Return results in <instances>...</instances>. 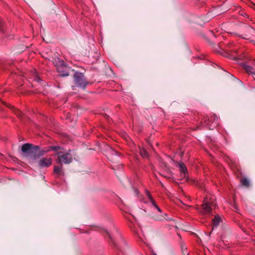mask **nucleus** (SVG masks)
Here are the masks:
<instances>
[{
	"mask_svg": "<svg viewBox=\"0 0 255 255\" xmlns=\"http://www.w3.org/2000/svg\"><path fill=\"white\" fill-rule=\"evenodd\" d=\"M140 154L144 158H146L148 156L147 152L144 148L140 149Z\"/></svg>",
	"mask_w": 255,
	"mask_h": 255,
	"instance_id": "2eb2a0df",
	"label": "nucleus"
},
{
	"mask_svg": "<svg viewBox=\"0 0 255 255\" xmlns=\"http://www.w3.org/2000/svg\"><path fill=\"white\" fill-rule=\"evenodd\" d=\"M54 173L57 176H60L64 175V172L63 171L62 165L61 166H55L54 167Z\"/></svg>",
	"mask_w": 255,
	"mask_h": 255,
	"instance_id": "1a4fd4ad",
	"label": "nucleus"
},
{
	"mask_svg": "<svg viewBox=\"0 0 255 255\" xmlns=\"http://www.w3.org/2000/svg\"><path fill=\"white\" fill-rule=\"evenodd\" d=\"M205 125H204L205 126V125H206V126H208V122H207L206 121V120H205Z\"/></svg>",
	"mask_w": 255,
	"mask_h": 255,
	"instance_id": "aec40b11",
	"label": "nucleus"
},
{
	"mask_svg": "<svg viewBox=\"0 0 255 255\" xmlns=\"http://www.w3.org/2000/svg\"><path fill=\"white\" fill-rule=\"evenodd\" d=\"M181 176L182 179L187 180L189 178L188 172L185 165L183 162L178 163Z\"/></svg>",
	"mask_w": 255,
	"mask_h": 255,
	"instance_id": "423d86ee",
	"label": "nucleus"
},
{
	"mask_svg": "<svg viewBox=\"0 0 255 255\" xmlns=\"http://www.w3.org/2000/svg\"><path fill=\"white\" fill-rule=\"evenodd\" d=\"M39 149V146L30 143H25L21 147V150L25 154V156L29 157L31 160H35L40 156V153H37Z\"/></svg>",
	"mask_w": 255,
	"mask_h": 255,
	"instance_id": "f257e3e1",
	"label": "nucleus"
},
{
	"mask_svg": "<svg viewBox=\"0 0 255 255\" xmlns=\"http://www.w3.org/2000/svg\"><path fill=\"white\" fill-rule=\"evenodd\" d=\"M243 67L247 72L249 74H251L254 79L255 80V70L254 68L253 67L246 64H244Z\"/></svg>",
	"mask_w": 255,
	"mask_h": 255,
	"instance_id": "6e6552de",
	"label": "nucleus"
},
{
	"mask_svg": "<svg viewBox=\"0 0 255 255\" xmlns=\"http://www.w3.org/2000/svg\"><path fill=\"white\" fill-rule=\"evenodd\" d=\"M64 69L61 68V70H63Z\"/></svg>",
	"mask_w": 255,
	"mask_h": 255,
	"instance_id": "5701e85b",
	"label": "nucleus"
},
{
	"mask_svg": "<svg viewBox=\"0 0 255 255\" xmlns=\"http://www.w3.org/2000/svg\"><path fill=\"white\" fill-rule=\"evenodd\" d=\"M153 255H156V254H153Z\"/></svg>",
	"mask_w": 255,
	"mask_h": 255,
	"instance_id": "b1692460",
	"label": "nucleus"
},
{
	"mask_svg": "<svg viewBox=\"0 0 255 255\" xmlns=\"http://www.w3.org/2000/svg\"><path fill=\"white\" fill-rule=\"evenodd\" d=\"M56 67L58 72L60 74L61 76L66 77L69 75L68 71L69 69L65 65L63 61H60L59 62V64L56 65Z\"/></svg>",
	"mask_w": 255,
	"mask_h": 255,
	"instance_id": "39448f33",
	"label": "nucleus"
},
{
	"mask_svg": "<svg viewBox=\"0 0 255 255\" xmlns=\"http://www.w3.org/2000/svg\"><path fill=\"white\" fill-rule=\"evenodd\" d=\"M147 196L148 197L150 202L152 204V206H154L155 208L157 206L155 202L153 200V199L152 198L151 195H150V193L149 192H147Z\"/></svg>",
	"mask_w": 255,
	"mask_h": 255,
	"instance_id": "4468645a",
	"label": "nucleus"
},
{
	"mask_svg": "<svg viewBox=\"0 0 255 255\" xmlns=\"http://www.w3.org/2000/svg\"><path fill=\"white\" fill-rule=\"evenodd\" d=\"M107 234H108V236H109V238L111 239V241L113 242V244L115 246H116L115 243L114 241L113 240V239H112L111 235L109 234V233L108 232H107Z\"/></svg>",
	"mask_w": 255,
	"mask_h": 255,
	"instance_id": "f3484780",
	"label": "nucleus"
},
{
	"mask_svg": "<svg viewBox=\"0 0 255 255\" xmlns=\"http://www.w3.org/2000/svg\"><path fill=\"white\" fill-rule=\"evenodd\" d=\"M114 152L118 155V152L116 151H114Z\"/></svg>",
	"mask_w": 255,
	"mask_h": 255,
	"instance_id": "4be33fe9",
	"label": "nucleus"
},
{
	"mask_svg": "<svg viewBox=\"0 0 255 255\" xmlns=\"http://www.w3.org/2000/svg\"><path fill=\"white\" fill-rule=\"evenodd\" d=\"M157 219V220H160V221H161V220H162V219H162V218H157V219Z\"/></svg>",
	"mask_w": 255,
	"mask_h": 255,
	"instance_id": "412c9836",
	"label": "nucleus"
},
{
	"mask_svg": "<svg viewBox=\"0 0 255 255\" xmlns=\"http://www.w3.org/2000/svg\"><path fill=\"white\" fill-rule=\"evenodd\" d=\"M155 208L157 209L158 211H159V212H161V209L159 208V207L158 206H157Z\"/></svg>",
	"mask_w": 255,
	"mask_h": 255,
	"instance_id": "a211bd4d",
	"label": "nucleus"
},
{
	"mask_svg": "<svg viewBox=\"0 0 255 255\" xmlns=\"http://www.w3.org/2000/svg\"><path fill=\"white\" fill-rule=\"evenodd\" d=\"M57 158V162L62 165V163L69 164L73 160L72 156L68 152L58 151L56 153Z\"/></svg>",
	"mask_w": 255,
	"mask_h": 255,
	"instance_id": "f03ea898",
	"label": "nucleus"
},
{
	"mask_svg": "<svg viewBox=\"0 0 255 255\" xmlns=\"http://www.w3.org/2000/svg\"><path fill=\"white\" fill-rule=\"evenodd\" d=\"M52 164L51 158H42L38 162V165L40 168L48 167Z\"/></svg>",
	"mask_w": 255,
	"mask_h": 255,
	"instance_id": "0eeeda50",
	"label": "nucleus"
},
{
	"mask_svg": "<svg viewBox=\"0 0 255 255\" xmlns=\"http://www.w3.org/2000/svg\"><path fill=\"white\" fill-rule=\"evenodd\" d=\"M212 201L208 200V197L207 196L204 200L203 204L202 207L199 208V211L203 214L210 215L211 213V205H213Z\"/></svg>",
	"mask_w": 255,
	"mask_h": 255,
	"instance_id": "20e7f679",
	"label": "nucleus"
},
{
	"mask_svg": "<svg viewBox=\"0 0 255 255\" xmlns=\"http://www.w3.org/2000/svg\"><path fill=\"white\" fill-rule=\"evenodd\" d=\"M74 81L78 87L83 89H85L89 84L85 79L84 74L78 72H76L74 75Z\"/></svg>",
	"mask_w": 255,
	"mask_h": 255,
	"instance_id": "7ed1b4c3",
	"label": "nucleus"
},
{
	"mask_svg": "<svg viewBox=\"0 0 255 255\" xmlns=\"http://www.w3.org/2000/svg\"><path fill=\"white\" fill-rule=\"evenodd\" d=\"M60 149H61V147L59 146H52L49 147V149L48 150H47V151H44V150L41 151L40 152V155H43L45 153L48 152L50 150L57 151Z\"/></svg>",
	"mask_w": 255,
	"mask_h": 255,
	"instance_id": "f8f14e48",
	"label": "nucleus"
},
{
	"mask_svg": "<svg viewBox=\"0 0 255 255\" xmlns=\"http://www.w3.org/2000/svg\"><path fill=\"white\" fill-rule=\"evenodd\" d=\"M36 80H37L38 82L41 81L39 77H36Z\"/></svg>",
	"mask_w": 255,
	"mask_h": 255,
	"instance_id": "6ab92c4d",
	"label": "nucleus"
},
{
	"mask_svg": "<svg viewBox=\"0 0 255 255\" xmlns=\"http://www.w3.org/2000/svg\"><path fill=\"white\" fill-rule=\"evenodd\" d=\"M245 30L246 31L247 33L245 34V36H248L250 34H253V33L255 31V29L251 26L249 25H246L245 27Z\"/></svg>",
	"mask_w": 255,
	"mask_h": 255,
	"instance_id": "9b49d317",
	"label": "nucleus"
},
{
	"mask_svg": "<svg viewBox=\"0 0 255 255\" xmlns=\"http://www.w3.org/2000/svg\"><path fill=\"white\" fill-rule=\"evenodd\" d=\"M213 221V229L218 226L221 221V218L219 215L215 216L214 218L212 220Z\"/></svg>",
	"mask_w": 255,
	"mask_h": 255,
	"instance_id": "9d476101",
	"label": "nucleus"
},
{
	"mask_svg": "<svg viewBox=\"0 0 255 255\" xmlns=\"http://www.w3.org/2000/svg\"><path fill=\"white\" fill-rule=\"evenodd\" d=\"M240 181L242 184L245 187H248L250 185V181L246 177L242 178Z\"/></svg>",
	"mask_w": 255,
	"mask_h": 255,
	"instance_id": "ddd939ff",
	"label": "nucleus"
},
{
	"mask_svg": "<svg viewBox=\"0 0 255 255\" xmlns=\"http://www.w3.org/2000/svg\"><path fill=\"white\" fill-rule=\"evenodd\" d=\"M4 25L3 22L0 19V31L3 32H4Z\"/></svg>",
	"mask_w": 255,
	"mask_h": 255,
	"instance_id": "dca6fc26",
	"label": "nucleus"
}]
</instances>
